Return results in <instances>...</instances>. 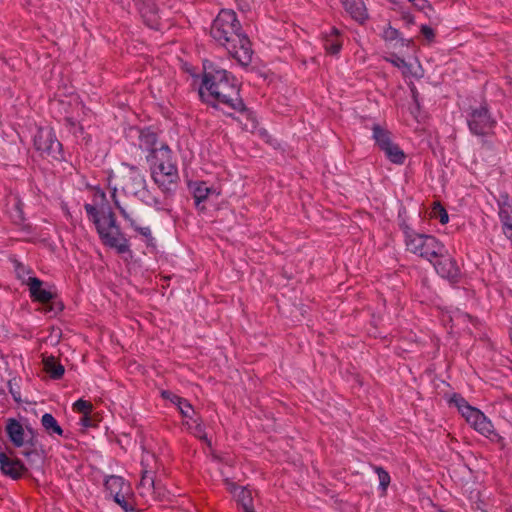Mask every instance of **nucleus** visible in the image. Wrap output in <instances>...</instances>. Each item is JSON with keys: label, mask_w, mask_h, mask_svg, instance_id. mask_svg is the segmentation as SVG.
Returning <instances> with one entry per match:
<instances>
[{"label": "nucleus", "mask_w": 512, "mask_h": 512, "mask_svg": "<svg viewBox=\"0 0 512 512\" xmlns=\"http://www.w3.org/2000/svg\"><path fill=\"white\" fill-rule=\"evenodd\" d=\"M199 95L204 101L212 103L228 115L233 111L246 112L247 118L254 121L252 113L246 110L240 97L237 79L225 69L205 64Z\"/></svg>", "instance_id": "1"}, {"label": "nucleus", "mask_w": 512, "mask_h": 512, "mask_svg": "<svg viewBox=\"0 0 512 512\" xmlns=\"http://www.w3.org/2000/svg\"><path fill=\"white\" fill-rule=\"evenodd\" d=\"M210 35L242 66L252 61L251 42L242 30L237 14L231 9H222L213 20Z\"/></svg>", "instance_id": "2"}, {"label": "nucleus", "mask_w": 512, "mask_h": 512, "mask_svg": "<svg viewBox=\"0 0 512 512\" xmlns=\"http://www.w3.org/2000/svg\"><path fill=\"white\" fill-rule=\"evenodd\" d=\"M84 209L105 246L114 248L119 254L130 252L129 241L117 225L115 214L110 209H98L89 203L84 205Z\"/></svg>", "instance_id": "3"}, {"label": "nucleus", "mask_w": 512, "mask_h": 512, "mask_svg": "<svg viewBox=\"0 0 512 512\" xmlns=\"http://www.w3.org/2000/svg\"><path fill=\"white\" fill-rule=\"evenodd\" d=\"M400 228L404 234L406 249L410 253L418 255L430 263L433 262L437 256L447 254L445 245L435 236L419 233L406 223H402Z\"/></svg>", "instance_id": "4"}, {"label": "nucleus", "mask_w": 512, "mask_h": 512, "mask_svg": "<svg viewBox=\"0 0 512 512\" xmlns=\"http://www.w3.org/2000/svg\"><path fill=\"white\" fill-rule=\"evenodd\" d=\"M109 185L112 187V193L117 195L120 189L126 195L134 197L146 194V180L141 170L128 163H121L116 171H112L108 176Z\"/></svg>", "instance_id": "5"}, {"label": "nucleus", "mask_w": 512, "mask_h": 512, "mask_svg": "<svg viewBox=\"0 0 512 512\" xmlns=\"http://www.w3.org/2000/svg\"><path fill=\"white\" fill-rule=\"evenodd\" d=\"M496 123V120L492 117L486 104H481L478 107H471L467 114V125L469 131L476 136L488 135L492 132Z\"/></svg>", "instance_id": "6"}, {"label": "nucleus", "mask_w": 512, "mask_h": 512, "mask_svg": "<svg viewBox=\"0 0 512 512\" xmlns=\"http://www.w3.org/2000/svg\"><path fill=\"white\" fill-rule=\"evenodd\" d=\"M29 288L30 298L45 306V312L57 314L64 308L60 301H56V295L52 291L43 288V282L37 277H29L26 281Z\"/></svg>", "instance_id": "7"}, {"label": "nucleus", "mask_w": 512, "mask_h": 512, "mask_svg": "<svg viewBox=\"0 0 512 512\" xmlns=\"http://www.w3.org/2000/svg\"><path fill=\"white\" fill-rule=\"evenodd\" d=\"M111 197L115 207L119 210L124 220L129 223V226L139 233L148 245H153L154 237L151 228L149 226H141V218L137 210L130 205L121 203L115 193H112Z\"/></svg>", "instance_id": "8"}, {"label": "nucleus", "mask_w": 512, "mask_h": 512, "mask_svg": "<svg viewBox=\"0 0 512 512\" xmlns=\"http://www.w3.org/2000/svg\"><path fill=\"white\" fill-rule=\"evenodd\" d=\"M34 146L43 155L53 159L62 158V144L56 138L55 132L51 128H40L34 136Z\"/></svg>", "instance_id": "9"}, {"label": "nucleus", "mask_w": 512, "mask_h": 512, "mask_svg": "<svg viewBox=\"0 0 512 512\" xmlns=\"http://www.w3.org/2000/svg\"><path fill=\"white\" fill-rule=\"evenodd\" d=\"M431 264L436 273L443 279L448 280L450 283H457L459 281L461 275L460 268L448 253L444 254V256H437Z\"/></svg>", "instance_id": "10"}, {"label": "nucleus", "mask_w": 512, "mask_h": 512, "mask_svg": "<svg viewBox=\"0 0 512 512\" xmlns=\"http://www.w3.org/2000/svg\"><path fill=\"white\" fill-rule=\"evenodd\" d=\"M7 213L13 224L20 226L23 230H29L30 225L26 223L24 214V203L18 195H11L8 198Z\"/></svg>", "instance_id": "11"}, {"label": "nucleus", "mask_w": 512, "mask_h": 512, "mask_svg": "<svg viewBox=\"0 0 512 512\" xmlns=\"http://www.w3.org/2000/svg\"><path fill=\"white\" fill-rule=\"evenodd\" d=\"M149 457L153 458L152 455L146 454L142 457L141 461V480L138 489L142 496H147L149 493H156V489H158L154 479V473L151 469H148Z\"/></svg>", "instance_id": "12"}, {"label": "nucleus", "mask_w": 512, "mask_h": 512, "mask_svg": "<svg viewBox=\"0 0 512 512\" xmlns=\"http://www.w3.org/2000/svg\"><path fill=\"white\" fill-rule=\"evenodd\" d=\"M189 189L193 195L195 205L199 209H204V206L200 207L202 203L207 201L211 195L219 196L220 192L215 187L209 186L204 181H194L188 184Z\"/></svg>", "instance_id": "13"}, {"label": "nucleus", "mask_w": 512, "mask_h": 512, "mask_svg": "<svg viewBox=\"0 0 512 512\" xmlns=\"http://www.w3.org/2000/svg\"><path fill=\"white\" fill-rule=\"evenodd\" d=\"M0 468L12 479H19L27 472V468L20 459L10 458L5 453H0Z\"/></svg>", "instance_id": "14"}, {"label": "nucleus", "mask_w": 512, "mask_h": 512, "mask_svg": "<svg viewBox=\"0 0 512 512\" xmlns=\"http://www.w3.org/2000/svg\"><path fill=\"white\" fill-rule=\"evenodd\" d=\"M323 47L327 54L338 55L342 49L343 36L335 27H330L329 31L323 33Z\"/></svg>", "instance_id": "15"}, {"label": "nucleus", "mask_w": 512, "mask_h": 512, "mask_svg": "<svg viewBox=\"0 0 512 512\" xmlns=\"http://www.w3.org/2000/svg\"><path fill=\"white\" fill-rule=\"evenodd\" d=\"M105 489L114 498L122 494H130V484L127 483L123 477L117 475H110L105 479Z\"/></svg>", "instance_id": "16"}, {"label": "nucleus", "mask_w": 512, "mask_h": 512, "mask_svg": "<svg viewBox=\"0 0 512 512\" xmlns=\"http://www.w3.org/2000/svg\"><path fill=\"white\" fill-rule=\"evenodd\" d=\"M5 431L15 447H22L25 444V431L18 420L9 418L6 422Z\"/></svg>", "instance_id": "17"}, {"label": "nucleus", "mask_w": 512, "mask_h": 512, "mask_svg": "<svg viewBox=\"0 0 512 512\" xmlns=\"http://www.w3.org/2000/svg\"><path fill=\"white\" fill-rule=\"evenodd\" d=\"M151 176L155 184L166 196H172L175 193L179 181V176L170 177L168 175L157 173H151Z\"/></svg>", "instance_id": "18"}, {"label": "nucleus", "mask_w": 512, "mask_h": 512, "mask_svg": "<svg viewBox=\"0 0 512 512\" xmlns=\"http://www.w3.org/2000/svg\"><path fill=\"white\" fill-rule=\"evenodd\" d=\"M347 13L358 22L367 18V11L363 0H341Z\"/></svg>", "instance_id": "19"}, {"label": "nucleus", "mask_w": 512, "mask_h": 512, "mask_svg": "<svg viewBox=\"0 0 512 512\" xmlns=\"http://www.w3.org/2000/svg\"><path fill=\"white\" fill-rule=\"evenodd\" d=\"M43 369L54 380L61 379L65 373L64 366L55 356H45L42 359Z\"/></svg>", "instance_id": "20"}, {"label": "nucleus", "mask_w": 512, "mask_h": 512, "mask_svg": "<svg viewBox=\"0 0 512 512\" xmlns=\"http://www.w3.org/2000/svg\"><path fill=\"white\" fill-rule=\"evenodd\" d=\"M160 143H158L157 135L154 131L149 128L143 129L139 133V147L143 151L148 152V154H152L154 150L159 148Z\"/></svg>", "instance_id": "21"}, {"label": "nucleus", "mask_w": 512, "mask_h": 512, "mask_svg": "<svg viewBox=\"0 0 512 512\" xmlns=\"http://www.w3.org/2000/svg\"><path fill=\"white\" fill-rule=\"evenodd\" d=\"M172 160V151L167 144L160 143L159 148L154 150L152 154L147 155V161L151 165V169L155 168L159 163H165Z\"/></svg>", "instance_id": "22"}, {"label": "nucleus", "mask_w": 512, "mask_h": 512, "mask_svg": "<svg viewBox=\"0 0 512 512\" xmlns=\"http://www.w3.org/2000/svg\"><path fill=\"white\" fill-rule=\"evenodd\" d=\"M498 206V215L502 224V230H504V228L512 225V206L508 196H502V199L498 201Z\"/></svg>", "instance_id": "23"}, {"label": "nucleus", "mask_w": 512, "mask_h": 512, "mask_svg": "<svg viewBox=\"0 0 512 512\" xmlns=\"http://www.w3.org/2000/svg\"><path fill=\"white\" fill-rule=\"evenodd\" d=\"M372 138L380 150H384L393 141L391 140V134L388 130L382 128L380 125L375 124L372 127Z\"/></svg>", "instance_id": "24"}, {"label": "nucleus", "mask_w": 512, "mask_h": 512, "mask_svg": "<svg viewBox=\"0 0 512 512\" xmlns=\"http://www.w3.org/2000/svg\"><path fill=\"white\" fill-rule=\"evenodd\" d=\"M41 424L44 427V429L47 431V433L51 434H57L58 436H63L64 431L58 424L56 418L50 414L45 413L41 418Z\"/></svg>", "instance_id": "25"}, {"label": "nucleus", "mask_w": 512, "mask_h": 512, "mask_svg": "<svg viewBox=\"0 0 512 512\" xmlns=\"http://www.w3.org/2000/svg\"><path fill=\"white\" fill-rule=\"evenodd\" d=\"M185 425L187 429L200 440H207V435L205 432V427L203 425V421L201 417L195 416L193 419L189 421H185Z\"/></svg>", "instance_id": "26"}, {"label": "nucleus", "mask_w": 512, "mask_h": 512, "mask_svg": "<svg viewBox=\"0 0 512 512\" xmlns=\"http://www.w3.org/2000/svg\"><path fill=\"white\" fill-rule=\"evenodd\" d=\"M385 156L394 164L401 165L405 161V154L403 150L394 142L383 150Z\"/></svg>", "instance_id": "27"}, {"label": "nucleus", "mask_w": 512, "mask_h": 512, "mask_svg": "<svg viewBox=\"0 0 512 512\" xmlns=\"http://www.w3.org/2000/svg\"><path fill=\"white\" fill-rule=\"evenodd\" d=\"M383 38L387 42H400L401 46H409L410 40L401 37V33L392 26H387L383 30Z\"/></svg>", "instance_id": "28"}, {"label": "nucleus", "mask_w": 512, "mask_h": 512, "mask_svg": "<svg viewBox=\"0 0 512 512\" xmlns=\"http://www.w3.org/2000/svg\"><path fill=\"white\" fill-rule=\"evenodd\" d=\"M151 173L168 175L170 177L179 176L177 165L173 159L165 163H159L155 168H152Z\"/></svg>", "instance_id": "29"}, {"label": "nucleus", "mask_w": 512, "mask_h": 512, "mask_svg": "<svg viewBox=\"0 0 512 512\" xmlns=\"http://www.w3.org/2000/svg\"><path fill=\"white\" fill-rule=\"evenodd\" d=\"M238 504L242 507L243 512H255L252 504L251 492L245 488H241L237 494Z\"/></svg>", "instance_id": "30"}, {"label": "nucleus", "mask_w": 512, "mask_h": 512, "mask_svg": "<svg viewBox=\"0 0 512 512\" xmlns=\"http://www.w3.org/2000/svg\"><path fill=\"white\" fill-rule=\"evenodd\" d=\"M472 427L481 435L488 436L492 433V428L494 427L490 419H488L485 415Z\"/></svg>", "instance_id": "31"}, {"label": "nucleus", "mask_w": 512, "mask_h": 512, "mask_svg": "<svg viewBox=\"0 0 512 512\" xmlns=\"http://www.w3.org/2000/svg\"><path fill=\"white\" fill-rule=\"evenodd\" d=\"M374 471L378 475L379 488L382 490V493L384 494L386 493L391 481L390 475L383 467L380 466H374Z\"/></svg>", "instance_id": "32"}, {"label": "nucleus", "mask_w": 512, "mask_h": 512, "mask_svg": "<svg viewBox=\"0 0 512 512\" xmlns=\"http://www.w3.org/2000/svg\"><path fill=\"white\" fill-rule=\"evenodd\" d=\"M485 414L481 412L479 409L471 407L466 408V412L462 414L465 418L466 422L473 427Z\"/></svg>", "instance_id": "33"}, {"label": "nucleus", "mask_w": 512, "mask_h": 512, "mask_svg": "<svg viewBox=\"0 0 512 512\" xmlns=\"http://www.w3.org/2000/svg\"><path fill=\"white\" fill-rule=\"evenodd\" d=\"M431 216L435 219H438L441 224H446L449 221V216L447 211L443 206L439 203L435 204L431 211Z\"/></svg>", "instance_id": "34"}, {"label": "nucleus", "mask_w": 512, "mask_h": 512, "mask_svg": "<svg viewBox=\"0 0 512 512\" xmlns=\"http://www.w3.org/2000/svg\"><path fill=\"white\" fill-rule=\"evenodd\" d=\"M177 409L179 410L182 417L187 419L186 421H189L193 419L195 416H197L194 408L187 399L183 401L180 405H178Z\"/></svg>", "instance_id": "35"}, {"label": "nucleus", "mask_w": 512, "mask_h": 512, "mask_svg": "<svg viewBox=\"0 0 512 512\" xmlns=\"http://www.w3.org/2000/svg\"><path fill=\"white\" fill-rule=\"evenodd\" d=\"M73 410L77 413H81L82 415H86L87 413L92 412L93 405L89 401L78 399L73 403Z\"/></svg>", "instance_id": "36"}, {"label": "nucleus", "mask_w": 512, "mask_h": 512, "mask_svg": "<svg viewBox=\"0 0 512 512\" xmlns=\"http://www.w3.org/2000/svg\"><path fill=\"white\" fill-rule=\"evenodd\" d=\"M140 200H142L146 205L154 207L156 210H163L162 202L155 196H152L146 190V194H142V196H138Z\"/></svg>", "instance_id": "37"}, {"label": "nucleus", "mask_w": 512, "mask_h": 512, "mask_svg": "<svg viewBox=\"0 0 512 512\" xmlns=\"http://www.w3.org/2000/svg\"><path fill=\"white\" fill-rule=\"evenodd\" d=\"M451 403L455 404V406L458 408L461 415L466 412V408L472 407L468 404V402L463 397L458 396V395H454L451 398Z\"/></svg>", "instance_id": "38"}, {"label": "nucleus", "mask_w": 512, "mask_h": 512, "mask_svg": "<svg viewBox=\"0 0 512 512\" xmlns=\"http://www.w3.org/2000/svg\"><path fill=\"white\" fill-rule=\"evenodd\" d=\"M128 494H122L113 500L125 511V512H133L135 511L134 507L126 500V496Z\"/></svg>", "instance_id": "39"}, {"label": "nucleus", "mask_w": 512, "mask_h": 512, "mask_svg": "<svg viewBox=\"0 0 512 512\" xmlns=\"http://www.w3.org/2000/svg\"><path fill=\"white\" fill-rule=\"evenodd\" d=\"M485 437L490 439L491 442L497 444L500 449H504L506 447L505 438L495 432L494 427L492 428V433Z\"/></svg>", "instance_id": "40"}, {"label": "nucleus", "mask_w": 512, "mask_h": 512, "mask_svg": "<svg viewBox=\"0 0 512 512\" xmlns=\"http://www.w3.org/2000/svg\"><path fill=\"white\" fill-rule=\"evenodd\" d=\"M386 61L390 62L393 66L397 68H404L408 66L404 58L399 57L395 54H392L390 57L386 58Z\"/></svg>", "instance_id": "41"}, {"label": "nucleus", "mask_w": 512, "mask_h": 512, "mask_svg": "<svg viewBox=\"0 0 512 512\" xmlns=\"http://www.w3.org/2000/svg\"><path fill=\"white\" fill-rule=\"evenodd\" d=\"M163 397L167 400H169L173 405H175L176 407L178 405H180L183 401H185L186 399L185 398H182L174 393H171V392H168V391H164L162 393Z\"/></svg>", "instance_id": "42"}, {"label": "nucleus", "mask_w": 512, "mask_h": 512, "mask_svg": "<svg viewBox=\"0 0 512 512\" xmlns=\"http://www.w3.org/2000/svg\"><path fill=\"white\" fill-rule=\"evenodd\" d=\"M420 32L429 42L432 41L435 37L434 30L428 25H421Z\"/></svg>", "instance_id": "43"}, {"label": "nucleus", "mask_w": 512, "mask_h": 512, "mask_svg": "<svg viewBox=\"0 0 512 512\" xmlns=\"http://www.w3.org/2000/svg\"><path fill=\"white\" fill-rule=\"evenodd\" d=\"M80 423L84 426V427H93L95 426V423H94V420L91 416V413H87L86 415H82L81 419H80Z\"/></svg>", "instance_id": "44"}, {"label": "nucleus", "mask_w": 512, "mask_h": 512, "mask_svg": "<svg viewBox=\"0 0 512 512\" xmlns=\"http://www.w3.org/2000/svg\"><path fill=\"white\" fill-rule=\"evenodd\" d=\"M156 485L158 486V489H156V493H149V495L152 496L153 499L161 501L165 497V491L159 482H156Z\"/></svg>", "instance_id": "45"}, {"label": "nucleus", "mask_w": 512, "mask_h": 512, "mask_svg": "<svg viewBox=\"0 0 512 512\" xmlns=\"http://www.w3.org/2000/svg\"><path fill=\"white\" fill-rule=\"evenodd\" d=\"M9 387H10V393H11L13 399L16 402H21V392H20L19 387H14L11 383H9Z\"/></svg>", "instance_id": "46"}, {"label": "nucleus", "mask_w": 512, "mask_h": 512, "mask_svg": "<svg viewBox=\"0 0 512 512\" xmlns=\"http://www.w3.org/2000/svg\"><path fill=\"white\" fill-rule=\"evenodd\" d=\"M418 9H424L427 4V0H408Z\"/></svg>", "instance_id": "47"}, {"label": "nucleus", "mask_w": 512, "mask_h": 512, "mask_svg": "<svg viewBox=\"0 0 512 512\" xmlns=\"http://www.w3.org/2000/svg\"><path fill=\"white\" fill-rule=\"evenodd\" d=\"M504 235L511 241L512 244V225H509L507 228L502 230Z\"/></svg>", "instance_id": "48"}, {"label": "nucleus", "mask_w": 512, "mask_h": 512, "mask_svg": "<svg viewBox=\"0 0 512 512\" xmlns=\"http://www.w3.org/2000/svg\"><path fill=\"white\" fill-rule=\"evenodd\" d=\"M22 454L28 459H30L32 456L37 455L36 451L34 450H24Z\"/></svg>", "instance_id": "49"}, {"label": "nucleus", "mask_w": 512, "mask_h": 512, "mask_svg": "<svg viewBox=\"0 0 512 512\" xmlns=\"http://www.w3.org/2000/svg\"><path fill=\"white\" fill-rule=\"evenodd\" d=\"M405 19H407V21H408L409 23H412V22H413V17H412L411 15H407V16H405Z\"/></svg>", "instance_id": "50"}, {"label": "nucleus", "mask_w": 512, "mask_h": 512, "mask_svg": "<svg viewBox=\"0 0 512 512\" xmlns=\"http://www.w3.org/2000/svg\"><path fill=\"white\" fill-rule=\"evenodd\" d=\"M133 512H137V511L135 510V511H133Z\"/></svg>", "instance_id": "51"}]
</instances>
